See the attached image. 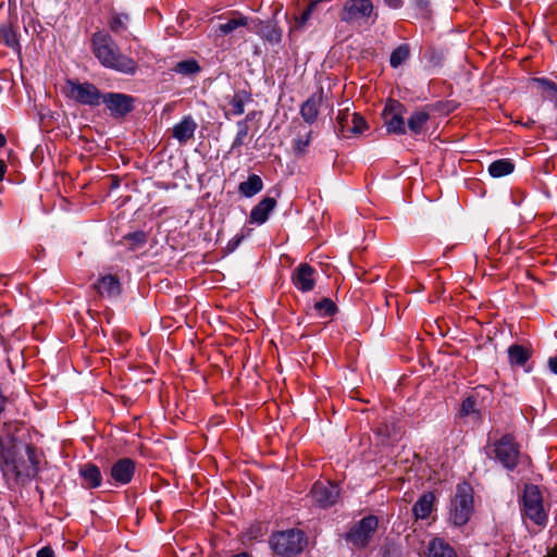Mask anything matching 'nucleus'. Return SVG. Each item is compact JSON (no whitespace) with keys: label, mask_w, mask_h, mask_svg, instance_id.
Returning a JSON list of instances; mask_svg holds the SVG:
<instances>
[{"label":"nucleus","mask_w":557,"mask_h":557,"mask_svg":"<svg viewBox=\"0 0 557 557\" xmlns=\"http://www.w3.org/2000/svg\"><path fill=\"white\" fill-rule=\"evenodd\" d=\"M173 71L184 76H193L201 71L199 63L195 59H188L177 62Z\"/></svg>","instance_id":"nucleus-31"},{"label":"nucleus","mask_w":557,"mask_h":557,"mask_svg":"<svg viewBox=\"0 0 557 557\" xmlns=\"http://www.w3.org/2000/svg\"><path fill=\"white\" fill-rule=\"evenodd\" d=\"M337 133L344 138H351L362 134L368 124L363 116L359 113H350L348 109L338 112L337 117Z\"/></svg>","instance_id":"nucleus-9"},{"label":"nucleus","mask_w":557,"mask_h":557,"mask_svg":"<svg viewBox=\"0 0 557 557\" xmlns=\"http://www.w3.org/2000/svg\"><path fill=\"white\" fill-rule=\"evenodd\" d=\"M392 9H398L403 5V0H383Z\"/></svg>","instance_id":"nucleus-48"},{"label":"nucleus","mask_w":557,"mask_h":557,"mask_svg":"<svg viewBox=\"0 0 557 557\" xmlns=\"http://www.w3.org/2000/svg\"><path fill=\"white\" fill-rule=\"evenodd\" d=\"M515 170V163L509 159H499L492 162L488 166V173L493 177H503L509 175Z\"/></svg>","instance_id":"nucleus-29"},{"label":"nucleus","mask_w":557,"mask_h":557,"mask_svg":"<svg viewBox=\"0 0 557 557\" xmlns=\"http://www.w3.org/2000/svg\"><path fill=\"white\" fill-rule=\"evenodd\" d=\"M487 455L506 469L512 470L519 461L520 446L511 434H505L488 446Z\"/></svg>","instance_id":"nucleus-4"},{"label":"nucleus","mask_w":557,"mask_h":557,"mask_svg":"<svg viewBox=\"0 0 557 557\" xmlns=\"http://www.w3.org/2000/svg\"><path fill=\"white\" fill-rule=\"evenodd\" d=\"M245 238V235L244 234H237L235 235L228 243H227V246H226V250L228 252H233L239 245L240 243L244 240Z\"/></svg>","instance_id":"nucleus-43"},{"label":"nucleus","mask_w":557,"mask_h":557,"mask_svg":"<svg viewBox=\"0 0 557 557\" xmlns=\"http://www.w3.org/2000/svg\"><path fill=\"white\" fill-rule=\"evenodd\" d=\"M94 288L101 297L115 298L122 292L121 283L116 275L108 274L98 278Z\"/></svg>","instance_id":"nucleus-16"},{"label":"nucleus","mask_w":557,"mask_h":557,"mask_svg":"<svg viewBox=\"0 0 557 557\" xmlns=\"http://www.w3.org/2000/svg\"><path fill=\"white\" fill-rule=\"evenodd\" d=\"M5 172H7V163L0 159V182L3 181Z\"/></svg>","instance_id":"nucleus-49"},{"label":"nucleus","mask_w":557,"mask_h":557,"mask_svg":"<svg viewBox=\"0 0 557 557\" xmlns=\"http://www.w3.org/2000/svg\"><path fill=\"white\" fill-rule=\"evenodd\" d=\"M429 119V114L420 111V125Z\"/></svg>","instance_id":"nucleus-51"},{"label":"nucleus","mask_w":557,"mask_h":557,"mask_svg":"<svg viewBox=\"0 0 557 557\" xmlns=\"http://www.w3.org/2000/svg\"><path fill=\"white\" fill-rule=\"evenodd\" d=\"M14 462H15L16 465H18V466H20V469H21L22 471H24V472H25V471L27 470L28 465H26V462H25V461H14Z\"/></svg>","instance_id":"nucleus-50"},{"label":"nucleus","mask_w":557,"mask_h":557,"mask_svg":"<svg viewBox=\"0 0 557 557\" xmlns=\"http://www.w3.org/2000/svg\"><path fill=\"white\" fill-rule=\"evenodd\" d=\"M276 200L271 197H265L257 206H255L249 215V223L255 224H263L268 218L270 212L275 208Z\"/></svg>","instance_id":"nucleus-19"},{"label":"nucleus","mask_w":557,"mask_h":557,"mask_svg":"<svg viewBox=\"0 0 557 557\" xmlns=\"http://www.w3.org/2000/svg\"><path fill=\"white\" fill-rule=\"evenodd\" d=\"M123 238L129 245V248L135 250L146 244L147 234L144 231H136L126 234Z\"/></svg>","instance_id":"nucleus-37"},{"label":"nucleus","mask_w":557,"mask_h":557,"mask_svg":"<svg viewBox=\"0 0 557 557\" xmlns=\"http://www.w3.org/2000/svg\"><path fill=\"white\" fill-rule=\"evenodd\" d=\"M408 126L413 133H418V112H413L408 117Z\"/></svg>","instance_id":"nucleus-44"},{"label":"nucleus","mask_w":557,"mask_h":557,"mask_svg":"<svg viewBox=\"0 0 557 557\" xmlns=\"http://www.w3.org/2000/svg\"><path fill=\"white\" fill-rule=\"evenodd\" d=\"M324 0H310L306 9L295 16V27L301 29L307 26L308 22L322 11V2Z\"/></svg>","instance_id":"nucleus-21"},{"label":"nucleus","mask_w":557,"mask_h":557,"mask_svg":"<svg viewBox=\"0 0 557 557\" xmlns=\"http://www.w3.org/2000/svg\"><path fill=\"white\" fill-rule=\"evenodd\" d=\"M311 140V132H308L305 136H299L294 141V151L296 154H304L307 150Z\"/></svg>","instance_id":"nucleus-41"},{"label":"nucleus","mask_w":557,"mask_h":557,"mask_svg":"<svg viewBox=\"0 0 557 557\" xmlns=\"http://www.w3.org/2000/svg\"><path fill=\"white\" fill-rule=\"evenodd\" d=\"M255 115H256V112H253V111L249 112L243 121L248 122V121L252 120L255 117Z\"/></svg>","instance_id":"nucleus-54"},{"label":"nucleus","mask_w":557,"mask_h":557,"mask_svg":"<svg viewBox=\"0 0 557 557\" xmlns=\"http://www.w3.org/2000/svg\"><path fill=\"white\" fill-rule=\"evenodd\" d=\"M407 113V109L405 106L397 101L389 99L385 108L382 112V119L384 122V126L386 127L387 133L389 134H405L406 124H405V114Z\"/></svg>","instance_id":"nucleus-8"},{"label":"nucleus","mask_w":557,"mask_h":557,"mask_svg":"<svg viewBox=\"0 0 557 557\" xmlns=\"http://www.w3.org/2000/svg\"><path fill=\"white\" fill-rule=\"evenodd\" d=\"M425 60L424 70L434 73L443 65L444 52L440 48H431L425 53Z\"/></svg>","instance_id":"nucleus-30"},{"label":"nucleus","mask_w":557,"mask_h":557,"mask_svg":"<svg viewBox=\"0 0 557 557\" xmlns=\"http://www.w3.org/2000/svg\"><path fill=\"white\" fill-rule=\"evenodd\" d=\"M20 431L17 421H0V458L4 461L10 459L11 450L15 446V435Z\"/></svg>","instance_id":"nucleus-14"},{"label":"nucleus","mask_w":557,"mask_h":557,"mask_svg":"<svg viewBox=\"0 0 557 557\" xmlns=\"http://www.w3.org/2000/svg\"><path fill=\"white\" fill-rule=\"evenodd\" d=\"M79 475L89 487H100L102 484V474L98 466L87 462L79 468Z\"/></svg>","instance_id":"nucleus-24"},{"label":"nucleus","mask_w":557,"mask_h":557,"mask_svg":"<svg viewBox=\"0 0 557 557\" xmlns=\"http://www.w3.org/2000/svg\"><path fill=\"white\" fill-rule=\"evenodd\" d=\"M473 511V494L472 490H459L451 500L450 520L457 525L466 524Z\"/></svg>","instance_id":"nucleus-7"},{"label":"nucleus","mask_w":557,"mask_h":557,"mask_svg":"<svg viewBox=\"0 0 557 557\" xmlns=\"http://www.w3.org/2000/svg\"><path fill=\"white\" fill-rule=\"evenodd\" d=\"M314 309L323 318L332 317L337 311L335 302L330 298H323L314 305Z\"/></svg>","instance_id":"nucleus-35"},{"label":"nucleus","mask_w":557,"mask_h":557,"mask_svg":"<svg viewBox=\"0 0 557 557\" xmlns=\"http://www.w3.org/2000/svg\"><path fill=\"white\" fill-rule=\"evenodd\" d=\"M263 188L262 178L257 174H251L248 176L247 181L242 182L238 185V191L240 195L247 198H251L258 193H260Z\"/></svg>","instance_id":"nucleus-27"},{"label":"nucleus","mask_w":557,"mask_h":557,"mask_svg":"<svg viewBox=\"0 0 557 557\" xmlns=\"http://www.w3.org/2000/svg\"><path fill=\"white\" fill-rule=\"evenodd\" d=\"M377 527V517L373 515L366 516L349 528L345 534V540L355 548H364L371 542Z\"/></svg>","instance_id":"nucleus-5"},{"label":"nucleus","mask_w":557,"mask_h":557,"mask_svg":"<svg viewBox=\"0 0 557 557\" xmlns=\"http://www.w3.org/2000/svg\"><path fill=\"white\" fill-rule=\"evenodd\" d=\"M91 51L100 64L126 75H134L138 70L135 59L122 53L115 40L104 32H96L90 40Z\"/></svg>","instance_id":"nucleus-1"},{"label":"nucleus","mask_w":557,"mask_h":557,"mask_svg":"<svg viewBox=\"0 0 557 557\" xmlns=\"http://www.w3.org/2000/svg\"><path fill=\"white\" fill-rule=\"evenodd\" d=\"M7 145V138L3 134L0 133V148Z\"/></svg>","instance_id":"nucleus-52"},{"label":"nucleus","mask_w":557,"mask_h":557,"mask_svg":"<svg viewBox=\"0 0 557 557\" xmlns=\"http://www.w3.org/2000/svg\"><path fill=\"white\" fill-rule=\"evenodd\" d=\"M435 496L432 492H428L420 498V520L430 516L433 510Z\"/></svg>","instance_id":"nucleus-38"},{"label":"nucleus","mask_w":557,"mask_h":557,"mask_svg":"<svg viewBox=\"0 0 557 557\" xmlns=\"http://www.w3.org/2000/svg\"><path fill=\"white\" fill-rule=\"evenodd\" d=\"M547 557H557V546L547 555Z\"/></svg>","instance_id":"nucleus-55"},{"label":"nucleus","mask_w":557,"mask_h":557,"mask_svg":"<svg viewBox=\"0 0 557 557\" xmlns=\"http://www.w3.org/2000/svg\"><path fill=\"white\" fill-rule=\"evenodd\" d=\"M136 471V462L128 458H120L110 468V478L114 484L126 485L131 483Z\"/></svg>","instance_id":"nucleus-13"},{"label":"nucleus","mask_w":557,"mask_h":557,"mask_svg":"<svg viewBox=\"0 0 557 557\" xmlns=\"http://www.w3.org/2000/svg\"><path fill=\"white\" fill-rule=\"evenodd\" d=\"M37 557H54V553L50 547H44L38 550Z\"/></svg>","instance_id":"nucleus-45"},{"label":"nucleus","mask_w":557,"mask_h":557,"mask_svg":"<svg viewBox=\"0 0 557 557\" xmlns=\"http://www.w3.org/2000/svg\"><path fill=\"white\" fill-rule=\"evenodd\" d=\"M315 269L308 263H300L292 274V282L302 293L312 290L315 286Z\"/></svg>","instance_id":"nucleus-15"},{"label":"nucleus","mask_w":557,"mask_h":557,"mask_svg":"<svg viewBox=\"0 0 557 557\" xmlns=\"http://www.w3.org/2000/svg\"><path fill=\"white\" fill-rule=\"evenodd\" d=\"M128 15L127 14H113L109 21L108 26L114 34H121L127 29Z\"/></svg>","instance_id":"nucleus-33"},{"label":"nucleus","mask_w":557,"mask_h":557,"mask_svg":"<svg viewBox=\"0 0 557 557\" xmlns=\"http://www.w3.org/2000/svg\"><path fill=\"white\" fill-rule=\"evenodd\" d=\"M412 515L418 519V502L412 505Z\"/></svg>","instance_id":"nucleus-53"},{"label":"nucleus","mask_w":557,"mask_h":557,"mask_svg":"<svg viewBox=\"0 0 557 557\" xmlns=\"http://www.w3.org/2000/svg\"><path fill=\"white\" fill-rule=\"evenodd\" d=\"M550 100H557V84L547 78H535Z\"/></svg>","instance_id":"nucleus-39"},{"label":"nucleus","mask_w":557,"mask_h":557,"mask_svg":"<svg viewBox=\"0 0 557 557\" xmlns=\"http://www.w3.org/2000/svg\"><path fill=\"white\" fill-rule=\"evenodd\" d=\"M311 496L320 507L326 508L338 499V490H311Z\"/></svg>","instance_id":"nucleus-28"},{"label":"nucleus","mask_w":557,"mask_h":557,"mask_svg":"<svg viewBox=\"0 0 557 557\" xmlns=\"http://www.w3.org/2000/svg\"><path fill=\"white\" fill-rule=\"evenodd\" d=\"M524 515L539 525L546 523V512L543 507V496L540 490H524Z\"/></svg>","instance_id":"nucleus-12"},{"label":"nucleus","mask_w":557,"mask_h":557,"mask_svg":"<svg viewBox=\"0 0 557 557\" xmlns=\"http://www.w3.org/2000/svg\"><path fill=\"white\" fill-rule=\"evenodd\" d=\"M426 557H458L454 548L444 540L434 539L428 546Z\"/></svg>","instance_id":"nucleus-25"},{"label":"nucleus","mask_w":557,"mask_h":557,"mask_svg":"<svg viewBox=\"0 0 557 557\" xmlns=\"http://www.w3.org/2000/svg\"><path fill=\"white\" fill-rule=\"evenodd\" d=\"M236 126L237 133L232 143V150L239 149L243 145H245L249 134V126L247 124V121H238Z\"/></svg>","instance_id":"nucleus-34"},{"label":"nucleus","mask_w":557,"mask_h":557,"mask_svg":"<svg viewBox=\"0 0 557 557\" xmlns=\"http://www.w3.org/2000/svg\"><path fill=\"white\" fill-rule=\"evenodd\" d=\"M410 55V49L407 45H400L391 54L389 63L393 67H398Z\"/></svg>","instance_id":"nucleus-36"},{"label":"nucleus","mask_w":557,"mask_h":557,"mask_svg":"<svg viewBox=\"0 0 557 557\" xmlns=\"http://www.w3.org/2000/svg\"><path fill=\"white\" fill-rule=\"evenodd\" d=\"M233 557H250V556L246 553H242V554L235 555Z\"/></svg>","instance_id":"nucleus-56"},{"label":"nucleus","mask_w":557,"mask_h":557,"mask_svg":"<svg viewBox=\"0 0 557 557\" xmlns=\"http://www.w3.org/2000/svg\"><path fill=\"white\" fill-rule=\"evenodd\" d=\"M26 454L29 465L25 472L20 469V466L16 465L14 460L8 459L3 463L2 469L4 475L14 478L15 484L25 485L27 483V480L34 478L38 473L39 458L37 448L33 445H27Z\"/></svg>","instance_id":"nucleus-6"},{"label":"nucleus","mask_w":557,"mask_h":557,"mask_svg":"<svg viewBox=\"0 0 557 557\" xmlns=\"http://www.w3.org/2000/svg\"><path fill=\"white\" fill-rule=\"evenodd\" d=\"M249 23V18L238 12L234 13V16L228 18L225 23H220L216 28L215 33L220 36H226L239 27H246Z\"/></svg>","instance_id":"nucleus-22"},{"label":"nucleus","mask_w":557,"mask_h":557,"mask_svg":"<svg viewBox=\"0 0 557 557\" xmlns=\"http://www.w3.org/2000/svg\"><path fill=\"white\" fill-rule=\"evenodd\" d=\"M532 356V350L519 344L508 348V360L511 367H523Z\"/></svg>","instance_id":"nucleus-23"},{"label":"nucleus","mask_w":557,"mask_h":557,"mask_svg":"<svg viewBox=\"0 0 557 557\" xmlns=\"http://www.w3.org/2000/svg\"><path fill=\"white\" fill-rule=\"evenodd\" d=\"M7 401H8V398L4 395V391H3L2 386L0 385V413H2L4 411Z\"/></svg>","instance_id":"nucleus-46"},{"label":"nucleus","mask_w":557,"mask_h":557,"mask_svg":"<svg viewBox=\"0 0 557 557\" xmlns=\"http://www.w3.org/2000/svg\"><path fill=\"white\" fill-rule=\"evenodd\" d=\"M264 533V527L261 523H255L250 525L244 533V541H255L261 539Z\"/></svg>","instance_id":"nucleus-40"},{"label":"nucleus","mask_w":557,"mask_h":557,"mask_svg":"<svg viewBox=\"0 0 557 557\" xmlns=\"http://www.w3.org/2000/svg\"><path fill=\"white\" fill-rule=\"evenodd\" d=\"M548 368L553 373L557 374V355L548 359Z\"/></svg>","instance_id":"nucleus-47"},{"label":"nucleus","mask_w":557,"mask_h":557,"mask_svg":"<svg viewBox=\"0 0 557 557\" xmlns=\"http://www.w3.org/2000/svg\"><path fill=\"white\" fill-rule=\"evenodd\" d=\"M197 123L191 115L184 116L177 124L172 128V136L180 144L184 145L189 141L197 129Z\"/></svg>","instance_id":"nucleus-17"},{"label":"nucleus","mask_w":557,"mask_h":557,"mask_svg":"<svg viewBox=\"0 0 557 557\" xmlns=\"http://www.w3.org/2000/svg\"><path fill=\"white\" fill-rule=\"evenodd\" d=\"M272 550L281 557L300 555L308 545L307 534L299 529H288L275 532L269 540Z\"/></svg>","instance_id":"nucleus-2"},{"label":"nucleus","mask_w":557,"mask_h":557,"mask_svg":"<svg viewBox=\"0 0 557 557\" xmlns=\"http://www.w3.org/2000/svg\"><path fill=\"white\" fill-rule=\"evenodd\" d=\"M434 11L430 0H420V27L423 34L434 30Z\"/></svg>","instance_id":"nucleus-26"},{"label":"nucleus","mask_w":557,"mask_h":557,"mask_svg":"<svg viewBox=\"0 0 557 557\" xmlns=\"http://www.w3.org/2000/svg\"><path fill=\"white\" fill-rule=\"evenodd\" d=\"M63 94L67 99L83 106L98 107L101 104V91L89 82L69 78L63 86Z\"/></svg>","instance_id":"nucleus-3"},{"label":"nucleus","mask_w":557,"mask_h":557,"mask_svg":"<svg viewBox=\"0 0 557 557\" xmlns=\"http://www.w3.org/2000/svg\"><path fill=\"white\" fill-rule=\"evenodd\" d=\"M374 11L371 0H347L344 2L339 17L347 24L368 20Z\"/></svg>","instance_id":"nucleus-10"},{"label":"nucleus","mask_w":557,"mask_h":557,"mask_svg":"<svg viewBox=\"0 0 557 557\" xmlns=\"http://www.w3.org/2000/svg\"><path fill=\"white\" fill-rule=\"evenodd\" d=\"M251 101L252 95L250 91L245 89L236 90L228 100L231 109L224 112L225 117L228 119L230 115H242L245 112V104Z\"/></svg>","instance_id":"nucleus-20"},{"label":"nucleus","mask_w":557,"mask_h":557,"mask_svg":"<svg viewBox=\"0 0 557 557\" xmlns=\"http://www.w3.org/2000/svg\"><path fill=\"white\" fill-rule=\"evenodd\" d=\"M476 400L473 397L466 398L460 408L461 416H470L476 412Z\"/></svg>","instance_id":"nucleus-42"},{"label":"nucleus","mask_w":557,"mask_h":557,"mask_svg":"<svg viewBox=\"0 0 557 557\" xmlns=\"http://www.w3.org/2000/svg\"><path fill=\"white\" fill-rule=\"evenodd\" d=\"M0 38L10 48L18 47L17 35L10 21L8 23L0 25Z\"/></svg>","instance_id":"nucleus-32"},{"label":"nucleus","mask_w":557,"mask_h":557,"mask_svg":"<svg viewBox=\"0 0 557 557\" xmlns=\"http://www.w3.org/2000/svg\"><path fill=\"white\" fill-rule=\"evenodd\" d=\"M101 103L106 104L111 116L124 117L134 110L135 98L122 92L102 94Z\"/></svg>","instance_id":"nucleus-11"},{"label":"nucleus","mask_w":557,"mask_h":557,"mask_svg":"<svg viewBox=\"0 0 557 557\" xmlns=\"http://www.w3.org/2000/svg\"><path fill=\"white\" fill-rule=\"evenodd\" d=\"M323 99V89L311 95L300 107V115L308 124H313L319 115V108Z\"/></svg>","instance_id":"nucleus-18"}]
</instances>
